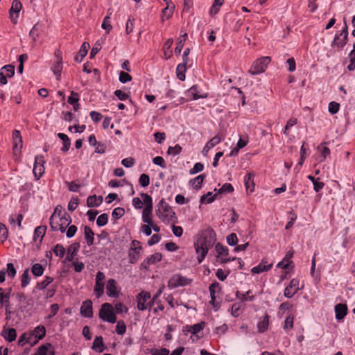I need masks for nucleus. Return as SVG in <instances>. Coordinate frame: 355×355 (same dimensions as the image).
<instances>
[{"label": "nucleus", "instance_id": "de8ad7c7", "mask_svg": "<svg viewBox=\"0 0 355 355\" xmlns=\"http://www.w3.org/2000/svg\"><path fill=\"white\" fill-rule=\"evenodd\" d=\"M251 291H248L245 293H243L240 291H237L236 293V296L237 298L241 300L243 302L245 301H252L254 299L253 295H250Z\"/></svg>", "mask_w": 355, "mask_h": 355}, {"label": "nucleus", "instance_id": "2eb2a0df", "mask_svg": "<svg viewBox=\"0 0 355 355\" xmlns=\"http://www.w3.org/2000/svg\"><path fill=\"white\" fill-rule=\"evenodd\" d=\"M80 314L85 318H92L93 316L92 302L87 300L84 301L80 307Z\"/></svg>", "mask_w": 355, "mask_h": 355}, {"label": "nucleus", "instance_id": "20e7f679", "mask_svg": "<svg viewBox=\"0 0 355 355\" xmlns=\"http://www.w3.org/2000/svg\"><path fill=\"white\" fill-rule=\"evenodd\" d=\"M98 315L104 322L112 324L116 322V313H114L112 305L110 303H104L101 305Z\"/></svg>", "mask_w": 355, "mask_h": 355}, {"label": "nucleus", "instance_id": "a18cd8bd", "mask_svg": "<svg viewBox=\"0 0 355 355\" xmlns=\"http://www.w3.org/2000/svg\"><path fill=\"white\" fill-rule=\"evenodd\" d=\"M187 33H184L178 40V42H177V45H176V47L175 49V53L176 55H180L182 50V48L184 46V42L186 40V37H187Z\"/></svg>", "mask_w": 355, "mask_h": 355}, {"label": "nucleus", "instance_id": "5fc2aeb1", "mask_svg": "<svg viewBox=\"0 0 355 355\" xmlns=\"http://www.w3.org/2000/svg\"><path fill=\"white\" fill-rule=\"evenodd\" d=\"M44 270V268L40 263H35L32 267V272L37 277L42 275Z\"/></svg>", "mask_w": 355, "mask_h": 355}, {"label": "nucleus", "instance_id": "864d4df0", "mask_svg": "<svg viewBox=\"0 0 355 355\" xmlns=\"http://www.w3.org/2000/svg\"><path fill=\"white\" fill-rule=\"evenodd\" d=\"M214 191H216L217 189H215ZM233 191H234V188H233L232 185L230 183H225L223 185V187L221 188H220L218 190L217 193L220 194V193H232Z\"/></svg>", "mask_w": 355, "mask_h": 355}, {"label": "nucleus", "instance_id": "f3484780", "mask_svg": "<svg viewBox=\"0 0 355 355\" xmlns=\"http://www.w3.org/2000/svg\"><path fill=\"white\" fill-rule=\"evenodd\" d=\"M13 150L15 153L20 152L22 148V138L20 132L17 130H15L12 133Z\"/></svg>", "mask_w": 355, "mask_h": 355}, {"label": "nucleus", "instance_id": "6e6d98bb", "mask_svg": "<svg viewBox=\"0 0 355 355\" xmlns=\"http://www.w3.org/2000/svg\"><path fill=\"white\" fill-rule=\"evenodd\" d=\"M8 235V232L6 227L1 223H0V241L4 242Z\"/></svg>", "mask_w": 355, "mask_h": 355}, {"label": "nucleus", "instance_id": "052dcab7", "mask_svg": "<svg viewBox=\"0 0 355 355\" xmlns=\"http://www.w3.org/2000/svg\"><path fill=\"white\" fill-rule=\"evenodd\" d=\"M108 221V216L106 214H101L96 220V224L99 227H102L105 225L107 223Z\"/></svg>", "mask_w": 355, "mask_h": 355}, {"label": "nucleus", "instance_id": "603ef678", "mask_svg": "<svg viewBox=\"0 0 355 355\" xmlns=\"http://www.w3.org/2000/svg\"><path fill=\"white\" fill-rule=\"evenodd\" d=\"M173 40L172 39H168L164 45V55L167 56L168 58H170L172 54V51L171 50V46L173 44Z\"/></svg>", "mask_w": 355, "mask_h": 355}, {"label": "nucleus", "instance_id": "4be33fe9", "mask_svg": "<svg viewBox=\"0 0 355 355\" xmlns=\"http://www.w3.org/2000/svg\"><path fill=\"white\" fill-rule=\"evenodd\" d=\"M89 48H90L89 44L88 42H84L82 44L78 54L75 56V60L80 62L83 60V59L87 54V52H88V50Z\"/></svg>", "mask_w": 355, "mask_h": 355}, {"label": "nucleus", "instance_id": "c03bdc74", "mask_svg": "<svg viewBox=\"0 0 355 355\" xmlns=\"http://www.w3.org/2000/svg\"><path fill=\"white\" fill-rule=\"evenodd\" d=\"M41 28H42V25H40L37 23V24H35L34 26L31 30L29 35L32 37L33 41H36L37 37H39Z\"/></svg>", "mask_w": 355, "mask_h": 355}, {"label": "nucleus", "instance_id": "3c124183", "mask_svg": "<svg viewBox=\"0 0 355 355\" xmlns=\"http://www.w3.org/2000/svg\"><path fill=\"white\" fill-rule=\"evenodd\" d=\"M223 2L224 0H214V3L209 11L210 15H216L218 12L219 8L223 5Z\"/></svg>", "mask_w": 355, "mask_h": 355}, {"label": "nucleus", "instance_id": "4468645a", "mask_svg": "<svg viewBox=\"0 0 355 355\" xmlns=\"http://www.w3.org/2000/svg\"><path fill=\"white\" fill-rule=\"evenodd\" d=\"M107 294L110 297H116L119 295V291L116 285V282L110 279L108 280L106 286Z\"/></svg>", "mask_w": 355, "mask_h": 355}, {"label": "nucleus", "instance_id": "58836bf2", "mask_svg": "<svg viewBox=\"0 0 355 355\" xmlns=\"http://www.w3.org/2000/svg\"><path fill=\"white\" fill-rule=\"evenodd\" d=\"M152 211L147 209H144L142 211V221L146 223L145 225H150L153 223L152 218Z\"/></svg>", "mask_w": 355, "mask_h": 355}, {"label": "nucleus", "instance_id": "6ab92c4d", "mask_svg": "<svg viewBox=\"0 0 355 355\" xmlns=\"http://www.w3.org/2000/svg\"><path fill=\"white\" fill-rule=\"evenodd\" d=\"M198 93V87L196 85H193L186 92L185 94L187 97L191 98L193 100H197L199 98H205L207 97V94H206L199 95Z\"/></svg>", "mask_w": 355, "mask_h": 355}, {"label": "nucleus", "instance_id": "c85d7f7f", "mask_svg": "<svg viewBox=\"0 0 355 355\" xmlns=\"http://www.w3.org/2000/svg\"><path fill=\"white\" fill-rule=\"evenodd\" d=\"M174 9V4H169V3H168L167 6L162 10V20L164 21L166 19H170L173 14Z\"/></svg>", "mask_w": 355, "mask_h": 355}, {"label": "nucleus", "instance_id": "c9c22d12", "mask_svg": "<svg viewBox=\"0 0 355 355\" xmlns=\"http://www.w3.org/2000/svg\"><path fill=\"white\" fill-rule=\"evenodd\" d=\"M205 178V175H200L195 178L190 180V184L193 187V188L196 189H199L201 188L203 180Z\"/></svg>", "mask_w": 355, "mask_h": 355}, {"label": "nucleus", "instance_id": "680f3d73", "mask_svg": "<svg viewBox=\"0 0 355 355\" xmlns=\"http://www.w3.org/2000/svg\"><path fill=\"white\" fill-rule=\"evenodd\" d=\"M101 27L106 31L107 33H109L112 30V26L110 24V17L109 16L104 18Z\"/></svg>", "mask_w": 355, "mask_h": 355}, {"label": "nucleus", "instance_id": "412c9836", "mask_svg": "<svg viewBox=\"0 0 355 355\" xmlns=\"http://www.w3.org/2000/svg\"><path fill=\"white\" fill-rule=\"evenodd\" d=\"M1 335L8 342L14 341L17 337L16 330L13 328H11V329L3 328V329L2 330L1 333Z\"/></svg>", "mask_w": 355, "mask_h": 355}, {"label": "nucleus", "instance_id": "b1692460", "mask_svg": "<svg viewBox=\"0 0 355 355\" xmlns=\"http://www.w3.org/2000/svg\"><path fill=\"white\" fill-rule=\"evenodd\" d=\"M221 141V137H219V136H215L214 137L211 139H210L207 144L206 145L204 146L203 148V150H202V153L204 155H207V153H208V151L214 148L215 146H216L217 144H218Z\"/></svg>", "mask_w": 355, "mask_h": 355}, {"label": "nucleus", "instance_id": "ea45409f", "mask_svg": "<svg viewBox=\"0 0 355 355\" xmlns=\"http://www.w3.org/2000/svg\"><path fill=\"white\" fill-rule=\"evenodd\" d=\"M92 348L98 352H102L104 350V345L101 336H98L94 339Z\"/></svg>", "mask_w": 355, "mask_h": 355}, {"label": "nucleus", "instance_id": "bb28decb", "mask_svg": "<svg viewBox=\"0 0 355 355\" xmlns=\"http://www.w3.org/2000/svg\"><path fill=\"white\" fill-rule=\"evenodd\" d=\"M103 202L102 196L97 197L96 195L89 196L87 200V205L89 207H98Z\"/></svg>", "mask_w": 355, "mask_h": 355}, {"label": "nucleus", "instance_id": "4d7b16f0", "mask_svg": "<svg viewBox=\"0 0 355 355\" xmlns=\"http://www.w3.org/2000/svg\"><path fill=\"white\" fill-rule=\"evenodd\" d=\"M126 331V325L123 321L119 320L116 325V331L119 335H123Z\"/></svg>", "mask_w": 355, "mask_h": 355}, {"label": "nucleus", "instance_id": "a211bd4d", "mask_svg": "<svg viewBox=\"0 0 355 355\" xmlns=\"http://www.w3.org/2000/svg\"><path fill=\"white\" fill-rule=\"evenodd\" d=\"M34 355H54V349L51 344L46 343L40 346Z\"/></svg>", "mask_w": 355, "mask_h": 355}, {"label": "nucleus", "instance_id": "e433bc0d", "mask_svg": "<svg viewBox=\"0 0 355 355\" xmlns=\"http://www.w3.org/2000/svg\"><path fill=\"white\" fill-rule=\"evenodd\" d=\"M187 64V63H181V64H179L177 67V69H176V73H177V77L179 80H184L185 79V71L187 70V67H186V65Z\"/></svg>", "mask_w": 355, "mask_h": 355}, {"label": "nucleus", "instance_id": "13d9d810", "mask_svg": "<svg viewBox=\"0 0 355 355\" xmlns=\"http://www.w3.org/2000/svg\"><path fill=\"white\" fill-rule=\"evenodd\" d=\"M182 151V147L179 144H176L175 146H170L168 148L167 153L173 156L178 155Z\"/></svg>", "mask_w": 355, "mask_h": 355}, {"label": "nucleus", "instance_id": "1a4fd4ad", "mask_svg": "<svg viewBox=\"0 0 355 355\" xmlns=\"http://www.w3.org/2000/svg\"><path fill=\"white\" fill-rule=\"evenodd\" d=\"M150 299V294L146 291H141L136 297L137 308L139 311H145L148 309L147 301Z\"/></svg>", "mask_w": 355, "mask_h": 355}, {"label": "nucleus", "instance_id": "8fccbe9b", "mask_svg": "<svg viewBox=\"0 0 355 355\" xmlns=\"http://www.w3.org/2000/svg\"><path fill=\"white\" fill-rule=\"evenodd\" d=\"M217 194L218 193H216L215 195H214L212 192H208L207 194L203 195L200 197V202L211 203L214 200Z\"/></svg>", "mask_w": 355, "mask_h": 355}, {"label": "nucleus", "instance_id": "7c9ffc66", "mask_svg": "<svg viewBox=\"0 0 355 355\" xmlns=\"http://www.w3.org/2000/svg\"><path fill=\"white\" fill-rule=\"evenodd\" d=\"M62 70V61L55 60V63L51 67V71L56 76L58 80H60L61 73Z\"/></svg>", "mask_w": 355, "mask_h": 355}, {"label": "nucleus", "instance_id": "f704fd0d", "mask_svg": "<svg viewBox=\"0 0 355 355\" xmlns=\"http://www.w3.org/2000/svg\"><path fill=\"white\" fill-rule=\"evenodd\" d=\"M45 335L46 329L44 326L42 325L36 327L33 331V336L38 340L42 339Z\"/></svg>", "mask_w": 355, "mask_h": 355}, {"label": "nucleus", "instance_id": "4c0bfd02", "mask_svg": "<svg viewBox=\"0 0 355 355\" xmlns=\"http://www.w3.org/2000/svg\"><path fill=\"white\" fill-rule=\"evenodd\" d=\"M220 290V286L219 283L218 282H214L212 283L209 286V292H210V296H211V303L214 304V301L216 300L215 294L218 292Z\"/></svg>", "mask_w": 355, "mask_h": 355}, {"label": "nucleus", "instance_id": "39448f33", "mask_svg": "<svg viewBox=\"0 0 355 355\" xmlns=\"http://www.w3.org/2000/svg\"><path fill=\"white\" fill-rule=\"evenodd\" d=\"M270 60V58L268 56L257 59L253 62L249 69V73L252 75H257L264 72Z\"/></svg>", "mask_w": 355, "mask_h": 355}, {"label": "nucleus", "instance_id": "473e14b6", "mask_svg": "<svg viewBox=\"0 0 355 355\" xmlns=\"http://www.w3.org/2000/svg\"><path fill=\"white\" fill-rule=\"evenodd\" d=\"M269 324V316L268 315H265L261 320H260L257 324V329L259 332L263 333L268 329Z\"/></svg>", "mask_w": 355, "mask_h": 355}, {"label": "nucleus", "instance_id": "9b49d317", "mask_svg": "<svg viewBox=\"0 0 355 355\" xmlns=\"http://www.w3.org/2000/svg\"><path fill=\"white\" fill-rule=\"evenodd\" d=\"M348 36V31H347V26L345 25V28L343 30V31L339 34L336 35L334 37V41L332 42L331 46H337L338 49H343V46L347 43Z\"/></svg>", "mask_w": 355, "mask_h": 355}, {"label": "nucleus", "instance_id": "f03ea898", "mask_svg": "<svg viewBox=\"0 0 355 355\" xmlns=\"http://www.w3.org/2000/svg\"><path fill=\"white\" fill-rule=\"evenodd\" d=\"M156 214L164 223L174 222L176 219L175 212L169 205L166 202L164 199H162L159 202L157 206Z\"/></svg>", "mask_w": 355, "mask_h": 355}, {"label": "nucleus", "instance_id": "aec40b11", "mask_svg": "<svg viewBox=\"0 0 355 355\" xmlns=\"http://www.w3.org/2000/svg\"><path fill=\"white\" fill-rule=\"evenodd\" d=\"M336 318L341 320L347 315V306L344 304H338L335 306Z\"/></svg>", "mask_w": 355, "mask_h": 355}, {"label": "nucleus", "instance_id": "f8f14e48", "mask_svg": "<svg viewBox=\"0 0 355 355\" xmlns=\"http://www.w3.org/2000/svg\"><path fill=\"white\" fill-rule=\"evenodd\" d=\"M22 8L21 3L19 0H13L11 8L9 10L10 18L13 24H17L19 12Z\"/></svg>", "mask_w": 355, "mask_h": 355}, {"label": "nucleus", "instance_id": "393cba45", "mask_svg": "<svg viewBox=\"0 0 355 355\" xmlns=\"http://www.w3.org/2000/svg\"><path fill=\"white\" fill-rule=\"evenodd\" d=\"M46 230V226H39L35 229L34 234H33V240L40 243L42 241V239L45 234Z\"/></svg>", "mask_w": 355, "mask_h": 355}, {"label": "nucleus", "instance_id": "774afa93", "mask_svg": "<svg viewBox=\"0 0 355 355\" xmlns=\"http://www.w3.org/2000/svg\"><path fill=\"white\" fill-rule=\"evenodd\" d=\"M339 108H340V105L338 103L332 101V102L329 103V104L328 109H329V112L331 114H334L337 113L339 110Z\"/></svg>", "mask_w": 355, "mask_h": 355}, {"label": "nucleus", "instance_id": "ddd939ff", "mask_svg": "<svg viewBox=\"0 0 355 355\" xmlns=\"http://www.w3.org/2000/svg\"><path fill=\"white\" fill-rule=\"evenodd\" d=\"M11 295V288H0V306H10V299Z\"/></svg>", "mask_w": 355, "mask_h": 355}, {"label": "nucleus", "instance_id": "37998d69", "mask_svg": "<svg viewBox=\"0 0 355 355\" xmlns=\"http://www.w3.org/2000/svg\"><path fill=\"white\" fill-rule=\"evenodd\" d=\"M141 196L143 198V204L145 205L144 209H147L148 210H153L152 198L147 193H141Z\"/></svg>", "mask_w": 355, "mask_h": 355}, {"label": "nucleus", "instance_id": "49530a36", "mask_svg": "<svg viewBox=\"0 0 355 355\" xmlns=\"http://www.w3.org/2000/svg\"><path fill=\"white\" fill-rule=\"evenodd\" d=\"M216 251L217 252V257L220 256H227L228 255V249L227 247L223 246L220 243H218L215 246Z\"/></svg>", "mask_w": 355, "mask_h": 355}, {"label": "nucleus", "instance_id": "a19ab883", "mask_svg": "<svg viewBox=\"0 0 355 355\" xmlns=\"http://www.w3.org/2000/svg\"><path fill=\"white\" fill-rule=\"evenodd\" d=\"M254 175L251 173H248L244 179L245 185L247 190L250 189V191H252L254 188V181H253Z\"/></svg>", "mask_w": 355, "mask_h": 355}, {"label": "nucleus", "instance_id": "f257e3e1", "mask_svg": "<svg viewBox=\"0 0 355 355\" xmlns=\"http://www.w3.org/2000/svg\"><path fill=\"white\" fill-rule=\"evenodd\" d=\"M71 223V218L69 215L62 212L58 207L55 209L54 212L50 218V226L53 231H60L64 232L66 228Z\"/></svg>", "mask_w": 355, "mask_h": 355}, {"label": "nucleus", "instance_id": "5701e85b", "mask_svg": "<svg viewBox=\"0 0 355 355\" xmlns=\"http://www.w3.org/2000/svg\"><path fill=\"white\" fill-rule=\"evenodd\" d=\"M272 266V263L270 264H266V262L262 260V261L257 265V266L253 267L251 269V272L254 274H259L265 271H268L271 269Z\"/></svg>", "mask_w": 355, "mask_h": 355}, {"label": "nucleus", "instance_id": "7ed1b4c3", "mask_svg": "<svg viewBox=\"0 0 355 355\" xmlns=\"http://www.w3.org/2000/svg\"><path fill=\"white\" fill-rule=\"evenodd\" d=\"M212 239H207L205 238L200 239L195 243V250L198 254V261L201 263L208 253L209 249L212 246Z\"/></svg>", "mask_w": 355, "mask_h": 355}, {"label": "nucleus", "instance_id": "09e8293b", "mask_svg": "<svg viewBox=\"0 0 355 355\" xmlns=\"http://www.w3.org/2000/svg\"><path fill=\"white\" fill-rule=\"evenodd\" d=\"M318 150L320 153L321 159L320 162H323L326 157L330 154V150L329 148L321 144L318 148Z\"/></svg>", "mask_w": 355, "mask_h": 355}, {"label": "nucleus", "instance_id": "423d86ee", "mask_svg": "<svg viewBox=\"0 0 355 355\" xmlns=\"http://www.w3.org/2000/svg\"><path fill=\"white\" fill-rule=\"evenodd\" d=\"M205 327V322H201L193 325H186L184 327L183 331L185 333H190L191 334V339L193 341L198 340L202 337V335L199 334L203 330Z\"/></svg>", "mask_w": 355, "mask_h": 355}, {"label": "nucleus", "instance_id": "69168bd1", "mask_svg": "<svg viewBox=\"0 0 355 355\" xmlns=\"http://www.w3.org/2000/svg\"><path fill=\"white\" fill-rule=\"evenodd\" d=\"M238 242L237 236L235 233H232L227 236V243L232 246L236 245Z\"/></svg>", "mask_w": 355, "mask_h": 355}, {"label": "nucleus", "instance_id": "cd10ccee", "mask_svg": "<svg viewBox=\"0 0 355 355\" xmlns=\"http://www.w3.org/2000/svg\"><path fill=\"white\" fill-rule=\"evenodd\" d=\"M141 252L142 250H129V262L131 263H135L138 261L141 257Z\"/></svg>", "mask_w": 355, "mask_h": 355}, {"label": "nucleus", "instance_id": "6e6552de", "mask_svg": "<svg viewBox=\"0 0 355 355\" xmlns=\"http://www.w3.org/2000/svg\"><path fill=\"white\" fill-rule=\"evenodd\" d=\"M301 288H302V286L301 288L300 287V280L298 279L293 278L291 280L289 284L285 288L284 295L287 298H291Z\"/></svg>", "mask_w": 355, "mask_h": 355}, {"label": "nucleus", "instance_id": "dca6fc26", "mask_svg": "<svg viewBox=\"0 0 355 355\" xmlns=\"http://www.w3.org/2000/svg\"><path fill=\"white\" fill-rule=\"evenodd\" d=\"M162 259V254L159 252L154 253L153 254L148 257L141 263V268L147 269L150 265L154 264Z\"/></svg>", "mask_w": 355, "mask_h": 355}, {"label": "nucleus", "instance_id": "e2e57ef3", "mask_svg": "<svg viewBox=\"0 0 355 355\" xmlns=\"http://www.w3.org/2000/svg\"><path fill=\"white\" fill-rule=\"evenodd\" d=\"M139 182L141 187H146L150 184V178L147 174L143 173L140 175Z\"/></svg>", "mask_w": 355, "mask_h": 355}, {"label": "nucleus", "instance_id": "c756f323", "mask_svg": "<svg viewBox=\"0 0 355 355\" xmlns=\"http://www.w3.org/2000/svg\"><path fill=\"white\" fill-rule=\"evenodd\" d=\"M78 248L79 244L78 243H73L71 245L67 250L66 259L69 261H72L74 257L77 254Z\"/></svg>", "mask_w": 355, "mask_h": 355}, {"label": "nucleus", "instance_id": "0e129e2a", "mask_svg": "<svg viewBox=\"0 0 355 355\" xmlns=\"http://www.w3.org/2000/svg\"><path fill=\"white\" fill-rule=\"evenodd\" d=\"M53 282V278L50 277H46L45 279L37 284V288L40 289V290H42L44 288H45L50 283H51Z\"/></svg>", "mask_w": 355, "mask_h": 355}, {"label": "nucleus", "instance_id": "2f4dec72", "mask_svg": "<svg viewBox=\"0 0 355 355\" xmlns=\"http://www.w3.org/2000/svg\"><path fill=\"white\" fill-rule=\"evenodd\" d=\"M84 234H85V238L87 241V244L89 246L92 245L94 243V233L92 231V230L89 227L85 226L84 228Z\"/></svg>", "mask_w": 355, "mask_h": 355}, {"label": "nucleus", "instance_id": "79ce46f5", "mask_svg": "<svg viewBox=\"0 0 355 355\" xmlns=\"http://www.w3.org/2000/svg\"><path fill=\"white\" fill-rule=\"evenodd\" d=\"M0 72L4 73L3 75L8 78H11L15 74V67L11 64L6 65L1 68Z\"/></svg>", "mask_w": 355, "mask_h": 355}, {"label": "nucleus", "instance_id": "9d476101", "mask_svg": "<svg viewBox=\"0 0 355 355\" xmlns=\"http://www.w3.org/2000/svg\"><path fill=\"white\" fill-rule=\"evenodd\" d=\"M44 162L43 156L38 155L35 157L33 172L37 180H39L44 173Z\"/></svg>", "mask_w": 355, "mask_h": 355}, {"label": "nucleus", "instance_id": "a878e982", "mask_svg": "<svg viewBox=\"0 0 355 355\" xmlns=\"http://www.w3.org/2000/svg\"><path fill=\"white\" fill-rule=\"evenodd\" d=\"M293 252L291 251H288L285 255L283 260L278 263L277 267L283 269H288L291 263V259L293 257Z\"/></svg>", "mask_w": 355, "mask_h": 355}, {"label": "nucleus", "instance_id": "72a5a7b5", "mask_svg": "<svg viewBox=\"0 0 355 355\" xmlns=\"http://www.w3.org/2000/svg\"><path fill=\"white\" fill-rule=\"evenodd\" d=\"M58 137L63 141V146L61 150L63 152L68 151L71 146V141L68 136L64 133H58Z\"/></svg>", "mask_w": 355, "mask_h": 355}, {"label": "nucleus", "instance_id": "0eeeda50", "mask_svg": "<svg viewBox=\"0 0 355 355\" xmlns=\"http://www.w3.org/2000/svg\"><path fill=\"white\" fill-rule=\"evenodd\" d=\"M191 279L184 277L180 274L173 275L168 281V286L173 288L178 286H184L189 284Z\"/></svg>", "mask_w": 355, "mask_h": 355}, {"label": "nucleus", "instance_id": "bf43d9fd", "mask_svg": "<svg viewBox=\"0 0 355 355\" xmlns=\"http://www.w3.org/2000/svg\"><path fill=\"white\" fill-rule=\"evenodd\" d=\"M53 252L57 257H62L64 255L65 250L62 245L57 244L53 248Z\"/></svg>", "mask_w": 355, "mask_h": 355}, {"label": "nucleus", "instance_id": "338daca9", "mask_svg": "<svg viewBox=\"0 0 355 355\" xmlns=\"http://www.w3.org/2000/svg\"><path fill=\"white\" fill-rule=\"evenodd\" d=\"M119 81L122 83H125L132 80V77L128 73L125 71H121L119 73Z\"/></svg>", "mask_w": 355, "mask_h": 355}]
</instances>
